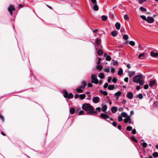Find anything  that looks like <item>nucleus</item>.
I'll use <instances>...</instances> for the list:
<instances>
[{
	"mask_svg": "<svg viewBox=\"0 0 158 158\" xmlns=\"http://www.w3.org/2000/svg\"><path fill=\"white\" fill-rule=\"evenodd\" d=\"M73 95L72 93H69L68 94V97L67 98H68L69 99H70L71 98H72L73 97Z\"/></svg>",
	"mask_w": 158,
	"mask_h": 158,
	"instance_id": "36",
	"label": "nucleus"
},
{
	"mask_svg": "<svg viewBox=\"0 0 158 158\" xmlns=\"http://www.w3.org/2000/svg\"><path fill=\"white\" fill-rule=\"evenodd\" d=\"M87 86L88 87H91L93 85L91 83H88L87 84Z\"/></svg>",
	"mask_w": 158,
	"mask_h": 158,
	"instance_id": "53",
	"label": "nucleus"
},
{
	"mask_svg": "<svg viewBox=\"0 0 158 158\" xmlns=\"http://www.w3.org/2000/svg\"><path fill=\"white\" fill-rule=\"evenodd\" d=\"M100 117L102 119H106L109 118L111 121H113V118H110L109 116L104 113L101 114L100 115Z\"/></svg>",
	"mask_w": 158,
	"mask_h": 158,
	"instance_id": "6",
	"label": "nucleus"
},
{
	"mask_svg": "<svg viewBox=\"0 0 158 158\" xmlns=\"http://www.w3.org/2000/svg\"><path fill=\"white\" fill-rule=\"evenodd\" d=\"M155 81H154V80L151 81H150L149 83V86L150 87H152V86H153V85H154L155 84Z\"/></svg>",
	"mask_w": 158,
	"mask_h": 158,
	"instance_id": "17",
	"label": "nucleus"
},
{
	"mask_svg": "<svg viewBox=\"0 0 158 158\" xmlns=\"http://www.w3.org/2000/svg\"><path fill=\"white\" fill-rule=\"evenodd\" d=\"M136 89L137 90H139L140 89V86H137L136 87Z\"/></svg>",
	"mask_w": 158,
	"mask_h": 158,
	"instance_id": "64",
	"label": "nucleus"
},
{
	"mask_svg": "<svg viewBox=\"0 0 158 158\" xmlns=\"http://www.w3.org/2000/svg\"><path fill=\"white\" fill-rule=\"evenodd\" d=\"M101 18L102 20L105 21L107 19V17L105 15H103L102 16Z\"/></svg>",
	"mask_w": 158,
	"mask_h": 158,
	"instance_id": "30",
	"label": "nucleus"
},
{
	"mask_svg": "<svg viewBox=\"0 0 158 158\" xmlns=\"http://www.w3.org/2000/svg\"><path fill=\"white\" fill-rule=\"evenodd\" d=\"M113 64L114 65L117 66L118 65V62L117 61H115L113 62Z\"/></svg>",
	"mask_w": 158,
	"mask_h": 158,
	"instance_id": "46",
	"label": "nucleus"
},
{
	"mask_svg": "<svg viewBox=\"0 0 158 158\" xmlns=\"http://www.w3.org/2000/svg\"><path fill=\"white\" fill-rule=\"evenodd\" d=\"M137 97L138 98L140 99H142L143 98V96L141 94H139L137 96Z\"/></svg>",
	"mask_w": 158,
	"mask_h": 158,
	"instance_id": "35",
	"label": "nucleus"
},
{
	"mask_svg": "<svg viewBox=\"0 0 158 158\" xmlns=\"http://www.w3.org/2000/svg\"><path fill=\"white\" fill-rule=\"evenodd\" d=\"M134 111L133 110H131L130 112V115L129 116H130V117L133 115L134 114Z\"/></svg>",
	"mask_w": 158,
	"mask_h": 158,
	"instance_id": "59",
	"label": "nucleus"
},
{
	"mask_svg": "<svg viewBox=\"0 0 158 158\" xmlns=\"http://www.w3.org/2000/svg\"><path fill=\"white\" fill-rule=\"evenodd\" d=\"M63 93H64V97L65 98H67L68 96V93L66 92V91L64 90L63 91Z\"/></svg>",
	"mask_w": 158,
	"mask_h": 158,
	"instance_id": "23",
	"label": "nucleus"
},
{
	"mask_svg": "<svg viewBox=\"0 0 158 158\" xmlns=\"http://www.w3.org/2000/svg\"><path fill=\"white\" fill-rule=\"evenodd\" d=\"M145 53L144 52H143L142 53L140 54L138 56L139 58H140L144 56L145 55Z\"/></svg>",
	"mask_w": 158,
	"mask_h": 158,
	"instance_id": "32",
	"label": "nucleus"
},
{
	"mask_svg": "<svg viewBox=\"0 0 158 158\" xmlns=\"http://www.w3.org/2000/svg\"><path fill=\"white\" fill-rule=\"evenodd\" d=\"M100 93L101 94H103L105 96L107 95V94H108L107 93L106 91H103L102 90H100Z\"/></svg>",
	"mask_w": 158,
	"mask_h": 158,
	"instance_id": "24",
	"label": "nucleus"
},
{
	"mask_svg": "<svg viewBox=\"0 0 158 158\" xmlns=\"http://www.w3.org/2000/svg\"><path fill=\"white\" fill-rule=\"evenodd\" d=\"M148 88V85L147 84L145 85L144 86V88L145 89H147Z\"/></svg>",
	"mask_w": 158,
	"mask_h": 158,
	"instance_id": "48",
	"label": "nucleus"
},
{
	"mask_svg": "<svg viewBox=\"0 0 158 158\" xmlns=\"http://www.w3.org/2000/svg\"><path fill=\"white\" fill-rule=\"evenodd\" d=\"M101 40L100 39L98 38H97L95 40V44L96 45H99L100 44Z\"/></svg>",
	"mask_w": 158,
	"mask_h": 158,
	"instance_id": "18",
	"label": "nucleus"
},
{
	"mask_svg": "<svg viewBox=\"0 0 158 158\" xmlns=\"http://www.w3.org/2000/svg\"><path fill=\"white\" fill-rule=\"evenodd\" d=\"M79 97V95L78 94H76L74 96V97L75 98H78Z\"/></svg>",
	"mask_w": 158,
	"mask_h": 158,
	"instance_id": "60",
	"label": "nucleus"
},
{
	"mask_svg": "<svg viewBox=\"0 0 158 158\" xmlns=\"http://www.w3.org/2000/svg\"><path fill=\"white\" fill-rule=\"evenodd\" d=\"M121 94L122 93L120 91H118L115 93L114 96L116 97V99L117 100H118V99L119 97L120 96Z\"/></svg>",
	"mask_w": 158,
	"mask_h": 158,
	"instance_id": "8",
	"label": "nucleus"
},
{
	"mask_svg": "<svg viewBox=\"0 0 158 158\" xmlns=\"http://www.w3.org/2000/svg\"><path fill=\"white\" fill-rule=\"evenodd\" d=\"M132 127L130 126H127L126 128V130L127 131H131L132 130Z\"/></svg>",
	"mask_w": 158,
	"mask_h": 158,
	"instance_id": "33",
	"label": "nucleus"
},
{
	"mask_svg": "<svg viewBox=\"0 0 158 158\" xmlns=\"http://www.w3.org/2000/svg\"><path fill=\"white\" fill-rule=\"evenodd\" d=\"M82 109L85 111H89L88 114L95 115L97 113V112L94 110L93 107L89 104H83L82 106Z\"/></svg>",
	"mask_w": 158,
	"mask_h": 158,
	"instance_id": "1",
	"label": "nucleus"
},
{
	"mask_svg": "<svg viewBox=\"0 0 158 158\" xmlns=\"http://www.w3.org/2000/svg\"><path fill=\"white\" fill-rule=\"evenodd\" d=\"M142 145L143 147H146L147 146V144L146 143L143 142L142 143Z\"/></svg>",
	"mask_w": 158,
	"mask_h": 158,
	"instance_id": "45",
	"label": "nucleus"
},
{
	"mask_svg": "<svg viewBox=\"0 0 158 158\" xmlns=\"http://www.w3.org/2000/svg\"><path fill=\"white\" fill-rule=\"evenodd\" d=\"M124 81L127 82L128 81V77H125L124 79Z\"/></svg>",
	"mask_w": 158,
	"mask_h": 158,
	"instance_id": "56",
	"label": "nucleus"
},
{
	"mask_svg": "<svg viewBox=\"0 0 158 158\" xmlns=\"http://www.w3.org/2000/svg\"><path fill=\"white\" fill-rule=\"evenodd\" d=\"M140 17L144 20H145V21H146L147 20V18L146 17V16L144 15H140Z\"/></svg>",
	"mask_w": 158,
	"mask_h": 158,
	"instance_id": "41",
	"label": "nucleus"
},
{
	"mask_svg": "<svg viewBox=\"0 0 158 158\" xmlns=\"http://www.w3.org/2000/svg\"><path fill=\"white\" fill-rule=\"evenodd\" d=\"M124 18L127 20H129V18L127 15H125L124 16Z\"/></svg>",
	"mask_w": 158,
	"mask_h": 158,
	"instance_id": "40",
	"label": "nucleus"
},
{
	"mask_svg": "<svg viewBox=\"0 0 158 158\" xmlns=\"http://www.w3.org/2000/svg\"><path fill=\"white\" fill-rule=\"evenodd\" d=\"M81 83V86L76 88V89L77 92L78 93H82L87 85L86 82L85 81H82Z\"/></svg>",
	"mask_w": 158,
	"mask_h": 158,
	"instance_id": "3",
	"label": "nucleus"
},
{
	"mask_svg": "<svg viewBox=\"0 0 158 158\" xmlns=\"http://www.w3.org/2000/svg\"><path fill=\"white\" fill-rule=\"evenodd\" d=\"M135 71H130L128 72L129 76L130 77H132L135 74Z\"/></svg>",
	"mask_w": 158,
	"mask_h": 158,
	"instance_id": "15",
	"label": "nucleus"
},
{
	"mask_svg": "<svg viewBox=\"0 0 158 158\" xmlns=\"http://www.w3.org/2000/svg\"><path fill=\"white\" fill-rule=\"evenodd\" d=\"M112 81L114 83H116L117 82L116 79L115 77L113 78L112 79Z\"/></svg>",
	"mask_w": 158,
	"mask_h": 158,
	"instance_id": "52",
	"label": "nucleus"
},
{
	"mask_svg": "<svg viewBox=\"0 0 158 158\" xmlns=\"http://www.w3.org/2000/svg\"><path fill=\"white\" fill-rule=\"evenodd\" d=\"M86 97V95L85 94H81L79 95V97L81 99H84Z\"/></svg>",
	"mask_w": 158,
	"mask_h": 158,
	"instance_id": "26",
	"label": "nucleus"
},
{
	"mask_svg": "<svg viewBox=\"0 0 158 158\" xmlns=\"http://www.w3.org/2000/svg\"><path fill=\"white\" fill-rule=\"evenodd\" d=\"M111 34L112 36L115 37L117 35V33L116 31H114L111 32Z\"/></svg>",
	"mask_w": 158,
	"mask_h": 158,
	"instance_id": "21",
	"label": "nucleus"
},
{
	"mask_svg": "<svg viewBox=\"0 0 158 158\" xmlns=\"http://www.w3.org/2000/svg\"><path fill=\"white\" fill-rule=\"evenodd\" d=\"M123 38L124 40H127L128 39V37L127 35H124L123 36Z\"/></svg>",
	"mask_w": 158,
	"mask_h": 158,
	"instance_id": "37",
	"label": "nucleus"
},
{
	"mask_svg": "<svg viewBox=\"0 0 158 158\" xmlns=\"http://www.w3.org/2000/svg\"><path fill=\"white\" fill-rule=\"evenodd\" d=\"M131 139L132 141L135 142H138L137 140L135 137H131Z\"/></svg>",
	"mask_w": 158,
	"mask_h": 158,
	"instance_id": "42",
	"label": "nucleus"
},
{
	"mask_svg": "<svg viewBox=\"0 0 158 158\" xmlns=\"http://www.w3.org/2000/svg\"><path fill=\"white\" fill-rule=\"evenodd\" d=\"M91 1L93 4H97L96 0H91Z\"/></svg>",
	"mask_w": 158,
	"mask_h": 158,
	"instance_id": "49",
	"label": "nucleus"
},
{
	"mask_svg": "<svg viewBox=\"0 0 158 158\" xmlns=\"http://www.w3.org/2000/svg\"><path fill=\"white\" fill-rule=\"evenodd\" d=\"M96 69L98 70H101L102 69V66L100 65V64H97Z\"/></svg>",
	"mask_w": 158,
	"mask_h": 158,
	"instance_id": "20",
	"label": "nucleus"
},
{
	"mask_svg": "<svg viewBox=\"0 0 158 158\" xmlns=\"http://www.w3.org/2000/svg\"><path fill=\"white\" fill-rule=\"evenodd\" d=\"M84 113V111L83 110L80 111L79 113V114L81 115Z\"/></svg>",
	"mask_w": 158,
	"mask_h": 158,
	"instance_id": "51",
	"label": "nucleus"
},
{
	"mask_svg": "<svg viewBox=\"0 0 158 158\" xmlns=\"http://www.w3.org/2000/svg\"><path fill=\"white\" fill-rule=\"evenodd\" d=\"M0 118L1 119L3 122L4 121V118L3 116L2 115L0 114Z\"/></svg>",
	"mask_w": 158,
	"mask_h": 158,
	"instance_id": "50",
	"label": "nucleus"
},
{
	"mask_svg": "<svg viewBox=\"0 0 158 158\" xmlns=\"http://www.w3.org/2000/svg\"><path fill=\"white\" fill-rule=\"evenodd\" d=\"M124 123H128L129 124H131L133 123V122H132L131 118L130 116H128L123 119Z\"/></svg>",
	"mask_w": 158,
	"mask_h": 158,
	"instance_id": "5",
	"label": "nucleus"
},
{
	"mask_svg": "<svg viewBox=\"0 0 158 158\" xmlns=\"http://www.w3.org/2000/svg\"><path fill=\"white\" fill-rule=\"evenodd\" d=\"M143 2V0H139V2L140 4H141Z\"/></svg>",
	"mask_w": 158,
	"mask_h": 158,
	"instance_id": "63",
	"label": "nucleus"
},
{
	"mask_svg": "<svg viewBox=\"0 0 158 158\" xmlns=\"http://www.w3.org/2000/svg\"><path fill=\"white\" fill-rule=\"evenodd\" d=\"M115 27L117 30H119L120 28V24L118 23H116L115 24Z\"/></svg>",
	"mask_w": 158,
	"mask_h": 158,
	"instance_id": "14",
	"label": "nucleus"
},
{
	"mask_svg": "<svg viewBox=\"0 0 158 158\" xmlns=\"http://www.w3.org/2000/svg\"><path fill=\"white\" fill-rule=\"evenodd\" d=\"M153 156L154 157H158V153L157 152H154L153 154Z\"/></svg>",
	"mask_w": 158,
	"mask_h": 158,
	"instance_id": "34",
	"label": "nucleus"
},
{
	"mask_svg": "<svg viewBox=\"0 0 158 158\" xmlns=\"http://www.w3.org/2000/svg\"><path fill=\"white\" fill-rule=\"evenodd\" d=\"M131 132L133 134H136V130L135 129H133L132 130Z\"/></svg>",
	"mask_w": 158,
	"mask_h": 158,
	"instance_id": "58",
	"label": "nucleus"
},
{
	"mask_svg": "<svg viewBox=\"0 0 158 158\" xmlns=\"http://www.w3.org/2000/svg\"><path fill=\"white\" fill-rule=\"evenodd\" d=\"M110 71L112 73H113L115 72V69L114 68H112L111 69Z\"/></svg>",
	"mask_w": 158,
	"mask_h": 158,
	"instance_id": "55",
	"label": "nucleus"
},
{
	"mask_svg": "<svg viewBox=\"0 0 158 158\" xmlns=\"http://www.w3.org/2000/svg\"><path fill=\"white\" fill-rule=\"evenodd\" d=\"M121 115L124 118H126L128 116H127V114L126 112H123L121 113Z\"/></svg>",
	"mask_w": 158,
	"mask_h": 158,
	"instance_id": "25",
	"label": "nucleus"
},
{
	"mask_svg": "<svg viewBox=\"0 0 158 158\" xmlns=\"http://www.w3.org/2000/svg\"><path fill=\"white\" fill-rule=\"evenodd\" d=\"M101 109L100 107H98L96 108V110L98 111H99Z\"/></svg>",
	"mask_w": 158,
	"mask_h": 158,
	"instance_id": "62",
	"label": "nucleus"
},
{
	"mask_svg": "<svg viewBox=\"0 0 158 158\" xmlns=\"http://www.w3.org/2000/svg\"><path fill=\"white\" fill-rule=\"evenodd\" d=\"M114 86L113 85H110L108 86V89L109 90H111L114 89Z\"/></svg>",
	"mask_w": 158,
	"mask_h": 158,
	"instance_id": "27",
	"label": "nucleus"
},
{
	"mask_svg": "<svg viewBox=\"0 0 158 158\" xmlns=\"http://www.w3.org/2000/svg\"><path fill=\"white\" fill-rule=\"evenodd\" d=\"M111 78L110 77H108V80H107V81L108 82H109L110 81H111Z\"/></svg>",
	"mask_w": 158,
	"mask_h": 158,
	"instance_id": "61",
	"label": "nucleus"
},
{
	"mask_svg": "<svg viewBox=\"0 0 158 158\" xmlns=\"http://www.w3.org/2000/svg\"><path fill=\"white\" fill-rule=\"evenodd\" d=\"M107 108V107L106 106V105H104L102 108V109H101L102 110L103 112H104L106 110Z\"/></svg>",
	"mask_w": 158,
	"mask_h": 158,
	"instance_id": "22",
	"label": "nucleus"
},
{
	"mask_svg": "<svg viewBox=\"0 0 158 158\" xmlns=\"http://www.w3.org/2000/svg\"><path fill=\"white\" fill-rule=\"evenodd\" d=\"M8 11L10 12L11 15H12L13 14V11L15 10V9L14 6L12 5H10L8 8Z\"/></svg>",
	"mask_w": 158,
	"mask_h": 158,
	"instance_id": "7",
	"label": "nucleus"
},
{
	"mask_svg": "<svg viewBox=\"0 0 158 158\" xmlns=\"http://www.w3.org/2000/svg\"><path fill=\"white\" fill-rule=\"evenodd\" d=\"M108 86V83H105L104 85V88H107Z\"/></svg>",
	"mask_w": 158,
	"mask_h": 158,
	"instance_id": "54",
	"label": "nucleus"
},
{
	"mask_svg": "<svg viewBox=\"0 0 158 158\" xmlns=\"http://www.w3.org/2000/svg\"><path fill=\"white\" fill-rule=\"evenodd\" d=\"M154 20L152 17L149 16L147 17L146 21L149 23H152L154 21Z\"/></svg>",
	"mask_w": 158,
	"mask_h": 158,
	"instance_id": "10",
	"label": "nucleus"
},
{
	"mask_svg": "<svg viewBox=\"0 0 158 158\" xmlns=\"http://www.w3.org/2000/svg\"><path fill=\"white\" fill-rule=\"evenodd\" d=\"M117 110V108L115 106H113L111 108V111L112 112L114 113Z\"/></svg>",
	"mask_w": 158,
	"mask_h": 158,
	"instance_id": "13",
	"label": "nucleus"
},
{
	"mask_svg": "<svg viewBox=\"0 0 158 158\" xmlns=\"http://www.w3.org/2000/svg\"><path fill=\"white\" fill-rule=\"evenodd\" d=\"M123 120L122 117L121 116H119L118 117V121L119 122H121Z\"/></svg>",
	"mask_w": 158,
	"mask_h": 158,
	"instance_id": "47",
	"label": "nucleus"
},
{
	"mask_svg": "<svg viewBox=\"0 0 158 158\" xmlns=\"http://www.w3.org/2000/svg\"><path fill=\"white\" fill-rule=\"evenodd\" d=\"M75 110L74 108H72L70 110V112L71 114H73L75 113Z\"/></svg>",
	"mask_w": 158,
	"mask_h": 158,
	"instance_id": "28",
	"label": "nucleus"
},
{
	"mask_svg": "<svg viewBox=\"0 0 158 158\" xmlns=\"http://www.w3.org/2000/svg\"><path fill=\"white\" fill-rule=\"evenodd\" d=\"M105 72L108 73L110 71V69L108 68H106L104 69Z\"/></svg>",
	"mask_w": 158,
	"mask_h": 158,
	"instance_id": "44",
	"label": "nucleus"
},
{
	"mask_svg": "<svg viewBox=\"0 0 158 158\" xmlns=\"http://www.w3.org/2000/svg\"><path fill=\"white\" fill-rule=\"evenodd\" d=\"M91 82L95 84L98 83V80L97 78V76L95 74H92L91 76Z\"/></svg>",
	"mask_w": 158,
	"mask_h": 158,
	"instance_id": "4",
	"label": "nucleus"
},
{
	"mask_svg": "<svg viewBox=\"0 0 158 158\" xmlns=\"http://www.w3.org/2000/svg\"><path fill=\"white\" fill-rule=\"evenodd\" d=\"M98 77L100 79H102L104 78L105 76L103 73H101L99 74Z\"/></svg>",
	"mask_w": 158,
	"mask_h": 158,
	"instance_id": "19",
	"label": "nucleus"
},
{
	"mask_svg": "<svg viewBox=\"0 0 158 158\" xmlns=\"http://www.w3.org/2000/svg\"><path fill=\"white\" fill-rule=\"evenodd\" d=\"M129 44L131 45L132 46H134L135 44V42L132 41H131L129 42Z\"/></svg>",
	"mask_w": 158,
	"mask_h": 158,
	"instance_id": "39",
	"label": "nucleus"
},
{
	"mask_svg": "<svg viewBox=\"0 0 158 158\" xmlns=\"http://www.w3.org/2000/svg\"><path fill=\"white\" fill-rule=\"evenodd\" d=\"M123 73V71L122 69H119L118 72V75H120L122 74Z\"/></svg>",
	"mask_w": 158,
	"mask_h": 158,
	"instance_id": "31",
	"label": "nucleus"
},
{
	"mask_svg": "<svg viewBox=\"0 0 158 158\" xmlns=\"http://www.w3.org/2000/svg\"><path fill=\"white\" fill-rule=\"evenodd\" d=\"M133 96V94L132 92H129L127 93V97L128 98L131 99H132Z\"/></svg>",
	"mask_w": 158,
	"mask_h": 158,
	"instance_id": "11",
	"label": "nucleus"
},
{
	"mask_svg": "<svg viewBox=\"0 0 158 158\" xmlns=\"http://www.w3.org/2000/svg\"><path fill=\"white\" fill-rule=\"evenodd\" d=\"M140 9L143 12H146V10L145 8H144L143 7H141L140 8Z\"/></svg>",
	"mask_w": 158,
	"mask_h": 158,
	"instance_id": "38",
	"label": "nucleus"
},
{
	"mask_svg": "<svg viewBox=\"0 0 158 158\" xmlns=\"http://www.w3.org/2000/svg\"><path fill=\"white\" fill-rule=\"evenodd\" d=\"M142 77V74L137 75L133 78V81L135 82L139 83L140 85H142L144 84L145 82L143 79H141Z\"/></svg>",
	"mask_w": 158,
	"mask_h": 158,
	"instance_id": "2",
	"label": "nucleus"
},
{
	"mask_svg": "<svg viewBox=\"0 0 158 158\" xmlns=\"http://www.w3.org/2000/svg\"><path fill=\"white\" fill-rule=\"evenodd\" d=\"M92 100L94 103H97L99 102L100 99L98 97L96 96L93 98Z\"/></svg>",
	"mask_w": 158,
	"mask_h": 158,
	"instance_id": "9",
	"label": "nucleus"
},
{
	"mask_svg": "<svg viewBox=\"0 0 158 158\" xmlns=\"http://www.w3.org/2000/svg\"><path fill=\"white\" fill-rule=\"evenodd\" d=\"M111 59V58L110 56H107L106 57V60L107 61H110Z\"/></svg>",
	"mask_w": 158,
	"mask_h": 158,
	"instance_id": "43",
	"label": "nucleus"
},
{
	"mask_svg": "<svg viewBox=\"0 0 158 158\" xmlns=\"http://www.w3.org/2000/svg\"><path fill=\"white\" fill-rule=\"evenodd\" d=\"M103 52L102 50L99 49L98 50V53L99 55H102L103 54Z\"/></svg>",
	"mask_w": 158,
	"mask_h": 158,
	"instance_id": "29",
	"label": "nucleus"
},
{
	"mask_svg": "<svg viewBox=\"0 0 158 158\" xmlns=\"http://www.w3.org/2000/svg\"><path fill=\"white\" fill-rule=\"evenodd\" d=\"M112 125L113 126H114V127H116L117 125V124L116 123V122H113L112 123Z\"/></svg>",
	"mask_w": 158,
	"mask_h": 158,
	"instance_id": "57",
	"label": "nucleus"
},
{
	"mask_svg": "<svg viewBox=\"0 0 158 158\" xmlns=\"http://www.w3.org/2000/svg\"><path fill=\"white\" fill-rule=\"evenodd\" d=\"M93 9L95 11H97L98 10V6L97 5V4H94Z\"/></svg>",
	"mask_w": 158,
	"mask_h": 158,
	"instance_id": "16",
	"label": "nucleus"
},
{
	"mask_svg": "<svg viewBox=\"0 0 158 158\" xmlns=\"http://www.w3.org/2000/svg\"><path fill=\"white\" fill-rule=\"evenodd\" d=\"M151 56L154 57H158V52H154L153 51H152L150 53Z\"/></svg>",
	"mask_w": 158,
	"mask_h": 158,
	"instance_id": "12",
	"label": "nucleus"
}]
</instances>
